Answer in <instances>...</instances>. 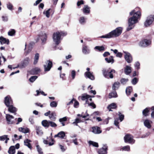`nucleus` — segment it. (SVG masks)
Masks as SVG:
<instances>
[{"label": "nucleus", "instance_id": "46", "mask_svg": "<svg viewBox=\"0 0 154 154\" xmlns=\"http://www.w3.org/2000/svg\"><path fill=\"white\" fill-rule=\"evenodd\" d=\"M36 149L38 152L39 154H43V152L42 151V148L40 147L38 145H36Z\"/></svg>", "mask_w": 154, "mask_h": 154}, {"label": "nucleus", "instance_id": "48", "mask_svg": "<svg viewBox=\"0 0 154 154\" xmlns=\"http://www.w3.org/2000/svg\"><path fill=\"white\" fill-rule=\"evenodd\" d=\"M50 106L52 107H56L57 106V103L56 102L53 101L50 103Z\"/></svg>", "mask_w": 154, "mask_h": 154}, {"label": "nucleus", "instance_id": "51", "mask_svg": "<svg viewBox=\"0 0 154 154\" xmlns=\"http://www.w3.org/2000/svg\"><path fill=\"white\" fill-rule=\"evenodd\" d=\"M140 63L138 61H137L134 64L135 67L137 70L140 68Z\"/></svg>", "mask_w": 154, "mask_h": 154}, {"label": "nucleus", "instance_id": "5", "mask_svg": "<svg viewBox=\"0 0 154 154\" xmlns=\"http://www.w3.org/2000/svg\"><path fill=\"white\" fill-rule=\"evenodd\" d=\"M154 21V15H150L148 16L144 23V25L148 27L151 25Z\"/></svg>", "mask_w": 154, "mask_h": 154}, {"label": "nucleus", "instance_id": "25", "mask_svg": "<svg viewBox=\"0 0 154 154\" xmlns=\"http://www.w3.org/2000/svg\"><path fill=\"white\" fill-rule=\"evenodd\" d=\"M117 107L116 104L115 103H112L109 105L107 107V108L109 110V111H112L111 109H115Z\"/></svg>", "mask_w": 154, "mask_h": 154}, {"label": "nucleus", "instance_id": "50", "mask_svg": "<svg viewBox=\"0 0 154 154\" xmlns=\"http://www.w3.org/2000/svg\"><path fill=\"white\" fill-rule=\"evenodd\" d=\"M86 114L85 115H83L82 114L81 115L80 114H78L77 115L78 116H81L83 118H86L85 120H88V118H87V117L89 116V114H88L87 113H86Z\"/></svg>", "mask_w": 154, "mask_h": 154}, {"label": "nucleus", "instance_id": "38", "mask_svg": "<svg viewBox=\"0 0 154 154\" xmlns=\"http://www.w3.org/2000/svg\"><path fill=\"white\" fill-rule=\"evenodd\" d=\"M56 114L54 112H52L49 116V117L51 120L54 121L56 119Z\"/></svg>", "mask_w": 154, "mask_h": 154}, {"label": "nucleus", "instance_id": "45", "mask_svg": "<svg viewBox=\"0 0 154 154\" xmlns=\"http://www.w3.org/2000/svg\"><path fill=\"white\" fill-rule=\"evenodd\" d=\"M6 6L7 8L10 10H13V5L10 2H8L6 4Z\"/></svg>", "mask_w": 154, "mask_h": 154}, {"label": "nucleus", "instance_id": "62", "mask_svg": "<svg viewBox=\"0 0 154 154\" xmlns=\"http://www.w3.org/2000/svg\"><path fill=\"white\" fill-rule=\"evenodd\" d=\"M32 49V47L31 46L29 45L28 47V49L26 51V52L27 53H29Z\"/></svg>", "mask_w": 154, "mask_h": 154}, {"label": "nucleus", "instance_id": "32", "mask_svg": "<svg viewBox=\"0 0 154 154\" xmlns=\"http://www.w3.org/2000/svg\"><path fill=\"white\" fill-rule=\"evenodd\" d=\"M105 60L108 63H111L112 64L114 62V60L112 56H110L109 58H106Z\"/></svg>", "mask_w": 154, "mask_h": 154}, {"label": "nucleus", "instance_id": "8", "mask_svg": "<svg viewBox=\"0 0 154 154\" xmlns=\"http://www.w3.org/2000/svg\"><path fill=\"white\" fill-rule=\"evenodd\" d=\"M151 41L150 39H144L141 41L139 43V45L141 47H146L151 44Z\"/></svg>", "mask_w": 154, "mask_h": 154}, {"label": "nucleus", "instance_id": "22", "mask_svg": "<svg viewBox=\"0 0 154 154\" xmlns=\"http://www.w3.org/2000/svg\"><path fill=\"white\" fill-rule=\"evenodd\" d=\"M0 42L1 44L6 43L8 45L9 43V42L8 39H6L5 38H4L2 37H0Z\"/></svg>", "mask_w": 154, "mask_h": 154}, {"label": "nucleus", "instance_id": "20", "mask_svg": "<svg viewBox=\"0 0 154 154\" xmlns=\"http://www.w3.org/2000/svg\"><path fill=\"white\" fill-rule=\"evenodd\" d=\"M86 18L84 16H82L80 17L79 20V22L81 25L84 24L86 22Z\"/></svg>", "mask_w": 154, "mask_h": 154}, {"label": "nucleus", "instance_id": "7", "mask_svg": "<svg viewBox=\"0 0 154 154\" xmlns=\"http://www.w3.org/2000/svg\"><path fill=\"white\" fill-rule=\"evenodd\" d=\"M29 61V57H26L20 64L18 65L17 67L13 68L14 69L18 67H19L20 68H24L28 65Z\"/></svg>", "mask_w": 154, "mask_h": 154}, {"label": "nucleus", "instance_id": "26", "mask_svg": "<svg viewBox=\"0 0 154 154\" xmlns=\"http://www.w3.org/2000/svg\"><path fill=\"white\" fill-rule=\"evenodd\" d=\"M50 121L46 120H43L42 122V125L45 127L48 128L50 126Z\"/></svg>", "mask_w": 154, "mask_h": 154}, {"label": "nucleus", "instance_id": "18", "mask_svg": "<svg viewBox=\"0 0 154 154\" xmlns=\"http://www.w3.org/2000/svg\"><path fill=\"white\" fill-rule=\"evenodd\" d=\"M91 97V96L84 94H83L82 96L79 97V98H81V99L83 100H86V103L88 104V99L89 98Z\"/></svg>", "mask_w": 154, "mask_h": 154}, {"label": "nucleus", "instance_id": "12", "mask_svg": "<svg viewBox=\"0 0 154 154\" xmlns=\"http://www.w3.org/2000/svg\"><path fill=\"white\" fill-rule=\"evenodd\" d=\"M6 118L8 123L13 124L14 123V119L12 116L6 114Z\"/></svg>", "mask_w": 154, "mask_h": 154}, {"label": "nucleus", "instance_id": "44", "mask_svg": "<svg viewBox=\"0 0 154 154\" xmlns=\"http://www.w3.org/2000/svg\"><path fill=\"white\" fill-rule=\"evenodd\" d=\"M120 150L129 151L130 150V147L129 146H126L122 147Z\"/></svg>", "mask_w": 154, "mask_h": 154}, {"label": "nucleus", "instance_id": "17", "mask_svg": "<svg viewBox=\"0 0 154 154\" xmlns=\"http://www.w3.org/2000/svg\"><path fill=\"white\" fill-rule=\"evenodd\" d=\"M85 76L91 80H94V77L93 75V73H91L89 71H87L85 73Z\"/></svg>", "mask_w": 154, "mask_h": 154}, {"label": "nucleus", "instance_id": "24", "mask_svg": "<svg viewBox=\"0 0 154 154\" xmlns=\"http://www.w3.org/2000/svg\"><path fill=\"white\" fill-rule=\"evenodd\" d=\"M124 71L126 74H129L131 72V67L128 66H126L125 68Z\"/></svg>", "mask_w": 154, "mask_h": 154}, {"label": "nucleus", "instance_id": "30", "mask_svg": "<svg viewBox=\"0 0 154 154\" xmlns=\"http://www.w3.org/2000/svg\"><path fill=\"white\" fill-rule=\"evenodd\" d=\"M47 139H48V138H47ZM48 140H44L43 141L44 143L45 144H49V146H52L54 144V143L53 142H49L48 141L49 140H51L52 141H53V139L51 137H49Z\"/></svg>", "mask_w": 154, "mask_h": 154}, {"label": "nucleus", "instance_id": "2", "mask_svg": "<svg viewBox=\"0 0 154 154\" xmlns=\"http://www.w3.org/2000/svg\"><path fill=\"white\" fill-rule=\"evenodd\" d=\"M122 29L121 27H119L111 32L100 37L101 38H109L113 37L119 36L122 33Z\"/></svg>", "mask_w": 154, "mask_h": 154}, {"label": "nucleus", "instance_id": "58", "mask_svg": "<svg viewBox=\"0 0 154 154\" xmlns=\"http://www.w3.org/2000/svg\"><path fill=\"white\" fill-rule=\"evenodd\" d=\"M81 120L79 119H76L75 120V121L73 122V124H75L76 125H77V124L78 123H79L81 122Z\"/></svg>", "mask_w": 154, "mask_h": 154}, {"label": "nucleus", "instance_id": "36", "mask_svg": "<svg viewBox=\"0 0 154 154\" xmlns=\"http://www.w3.org/2000/svg\"><path fill=\"white\" fill-rule=\"evenodd\" d=\"M88 143L90 145H92L93 146L96 147H98V145L97 143L92 141H89L88 142Z\"/></svg>", "mask_w": 154, "mask_h": 154}, {"label": "nucleus", "instance_id": "11", "mask_svg": "<svg viewBox=\"0 0 154 154\" xmlns=\"http://www.w3.org/2000/svg\"><path fill=\"white\" fill-rule=\"evenodd\" d=\"M38 38L40 39L42 43H44L45 42L47 36L45 33V32H41L38 35Z\"/></svg>", "mask_w": 154, "mask_h": 154}, {"label": "nucleus", "instance_id": "4", "mask_svg": "<svg viewBox=\"0 0 154 154\" xmlns=\"http://www.w3.org/2000/svg\"><path fill=\"white\" fill-rule=\"evenodd\" d=\"M62 35V32H56L54 33L53 36V41L57 45H58L60 43Z\"/></svg>", "mask_w": 154, "mask_h": 154}, {"label": "nucleus", "instance_id": "14", "mask_svg": "<svg viewBox=\"0 0 154 154\" xmlns=\"http://www.w3.org/2000/svg\"><path fill=\"white\" fill-rule=\"evenodd\" d=\"M5 103L7 106L8 107L12 104L13 101L10 97L7 96L5 97Z\"/></svg>", "mask_w": 154, "mask_h": 154}, {"label": "nucleus", "instance_id": "10", "mask_svg": "<svg viewBox=\"0 0 154 154\" xmlns=\"http://www.w3.org/2000/svg\"><path fill=\"white\" fill-rule=\"evenodd\" d=\"M125 54L124 57L126 61L128 63H131L133 60L131 55L128 52L124 51Z\"/></svg>", "mask_w": 154, "mask_h": 154}, {"label": "nucleus", "instance_id": "9", "mask_svg": "<svg viewBox=\"0 0 154 154\" xmlns=\"http://www.w3.org/2000/svg\"><path fill=\"white\" fill-rule=\"evenodd\" d=\"M45 64L44 65L45 71H50L52 66V62L49 60H47L45 62Z\"/></svg>", "mask_w": 154, "mask_h": 154}, {"label": "nucleus", "instance_id": "40", "mask_svg": "<svg viewBox=\"0 0 154 154\" xmlns=\"http://www.w3.org/2000/svg\"><path fill=\"white\" fill-rule=\"evenodd\" d=\"M109 98L116 97H117L116 92L115 91H114L109 94Z\"/></svg>", "mask_w": 154, "mask_h": 154}, {"label": "nucleus", "instance_id": "34", "mask_svg": "<svg viewBox=\"0 0 154 154\" xmlns=\"http://www.w3.org/2000/svg\"><path fill=\"white\" fill-rule=\"evenodd\" d=\"M120 85V83L119 82H115L113 85L112 88L113 90H116L119 88Z\"/></svg>", "mask_w": 154, "mask_h": 154}, {"label": "nucleus", "instance_id": "27", "mask_svg": "<svg viewBox=\"0 0 154 154\" xmlns=\"http://www.w3.org/2000/svg\"><path fill=\"white\" fill-rule=\"evenodd\" d=\"M8 107V110L10 112L14 113L17 110L16 108L14 107L12 104Z\"/></svg>", "mask_w": 154, "mask_h": 154}, {"label": "nucleus", "instance_id": "47", "mask_svg": "<svg viewBox=\"0 0 154 154\" xmlns=\"http://www.w3.org/2000/svg\"><path fill=\"white\" fill-rule=\"evenodd\" d=\"M36 76H33L31 77L29 79V81L31 82H33L37 78Z\"/></svg>", "mask_w": 154, "mask_h": 154}, {"label": "nucleus", "instance_id": "16", "mask_svg": "<svg viewBox=\"0 0 154 154\" xmlns=\"http://www.w3.org/2000/svg\"><path fill=\"white\" fill-rule=\"evenodd\" d=\"M90 8L87 5H85L82 9L83 13L85 14H88L90 13Z\"/></svg>", "mask_w": 154, "mask_h": 154}, {"label": "nucleus", "instance_id": "59", "mask_svg": "<svg viewBox=\"0 0 154 154\" xmlns=\"http://www.w3.org/2000/svg\"><path fill=\"white\" fill-rule=\"evenodd\" d=\"M50 125L52 127H56L57 126V125L54 122L50 121Z\"/></svg>", "mask_w": 154, "mask_h": 154}, {"label": "nucleus", "instance_id": "54", "mask_svg": "<svg viewBox=\"0 0 154 154\" xmlns=\"http://www.w3.org/2000/svg\"><path fill=\"white\" fill-rule=\"evenodd\" d=\"M74 107L75 108H77L78 107L79 105V102L76 100L75 99L74 101Z\"/></svg>", "mask_w": 154, "mask_h": 154}, {"label": "nucleus", "instance_id": "21", "mask_svg": "<svg viewBox=\"0 0 154 154\" xmlns=\"http://www.w3.org/2000/svg\"><path fill=\"white\" fill-rule=\"evenodd\" d=\"M65 132L63 131H61L59 132L57 134L54 136V137H58L61 138H63L65 137Z\"/></svg>", "mask_w": 154, "mask_h": 154}, {"label": "nucleus", "instance_id": "28", "mask_svg": "<svg viewBox=\"0 0 154 154\" xmlns=\"http://www.w3.org/2000/svg\"><path fill=\"white\" fill-rule=\"evenodd\" d=\"M19 131L24 133H27L29 132V129L27 128H19Z\"/></svg>", "mask_w": 154, "mask_h": 154}, {"label": "nucleus", "instance_id": "64", "mask_svg": "<svg viewBox=\"0 0 154 154\" xmlns=\"http://www.w3.org/2000/svg\"><path fill=\"white\" fill-rule=\"evenodd\" d=\"M110 55V53L108 52H105L103 54V56L104 57H106L108 55Z\"/></svg>", "mask_w": 154, "mask_h": 154}, {"label": "nucleus", "instance_id": "19", "mask_svg": "<svg viewBox=\"0 0 154 154\" xmlns=\"http://www.w3.org/2000/svg\"><path fill=\"white\" fill-rule=\"evenodd\" d=\"M92 132L95 134H99L101 132L100 128L98 127H94L92 128Z\"/></svg>", "mask_w": 154, "mask_h": 154}, {"label": "nucleus", "instance_id": "3", "mask_svg": "<svg viewBox=\"0 0 154 154\" xmlns=\"http://www.w3.org/2000/svg\"><path fill=\"white\" fill-rule=\"evenodd\" d=\"M102 71L103 74L105 77L111 79L113 78V74L115 72V71L114 69H103Z\"/></svg>", "mask_w": 154, "mask_h": 154}, {"label": "nucleus", "instance_id": "29", "mask_svg": "<svg viewBox=\"0 0 154 154\" xmlns=\"http://www.w3.org/2000/svg\"><path fill=\"white\" fill-rule=\"evenodd\" d=\"M31 141L30 140H29L28 139H26L24 141V145L28 147L30 149L32 148V146L30 143V142H31Z\"/></svg>", "mask_w": 154, "mask_h": 154}, {"label": "nucleus", "instance_id": "60", "mask_svg": "<svg viewBox=\"0 0 154 154\" xmlns=\"http://www.w3.org/2000/svg\"><path fill=\"white\" fill-rule=\"evenodd\" d=\"M67 120V118L66 117H64L60 119L59 121L60 122H62L63 121H66Z\"/></svg>", "mask_w": 154, "mask_h": 154}, {"label": "nucleus", "instance_id": "41", "mask_svg": "<svg viewBox=\"0 0 154 154\" xmlns=\"http://www.w3.org/2000/svg\"><path fill=\"white\" fill-rule=\"evenodd\" d=\"M149 110V108H146L145 109H144L143 111V115L145 116H147L148 115V113Z\"/></svg>", "mask_w": 154, "mask_h": 154}, {"label": "nucleus", "instance_id": "43", "mask_svg": "<svg viewBox=\"0 0 154 154\" xmlns=\"http://www.w3.org/2000/svg\"><path fill=\"white\" fill-rule=\"evenodd\" d=\"M50 10H51L50 9H49L47 11H44L43 12V14L44 15H45L47 18H49L50 17Z\"/></svg>", "mask_w": 154, "mask_h": 154}, {"label": "nucleus", "instance_id": "49", "mask_svg": "<svg viewBox=\"0 0 154 154\" xmlns=\"http://www.w3.org/2000/svg\"><path fill=\"white\" fill-rule=\"evenodd\" d=\"M71 75L72 79H74L76 75V72L74 70H72L71 72Z\"/></svg>", "mask_w": 154, "mask_h": 154}, {"label": "nucleus", "instance_id": "61", "mask_svg": "<svg viewBox=\"0 0 154 154\" xmlns=\"http://www.w3.org/2000/svg\"><path fill=\"white\" fill-rule=\"evenodd\" d=\"M2 20L4 21H7L8 20V18L7 16H2Z\"/></svg>", "mask_w": 154, "mask_h": 154}, {"label": "nucleus", "instance_id": "53", "mask_svg": "<svg viewBox=\"0 0 154 154\" xmlns=\"http://www.w3.org/2000/svg\"><path fill=\"white\" fill-rule=\"evenodd\" d=\"M119 119L120 121V122H122L123 120L124 116V115H122L121 114V113L120 112H119Z\"/></svg>", "mask_w": 154, "mask_h": 154}, {"label": "nucleus", "instance_id": "56", "mask_svg": "<svg viewBox=\"0 0 154 154\" xmlns=\"http://www.w3.org/2000/svg\"><path fill=\"white\" fill-rule=\"evenodd\" d=\"M138 81V79L137 78H134L132 80L131 82L134 85L136 84Z\"/></svg>", "mask_w": 154, "mask_h": 154}, {"label": "nucleus", "instance_id": "23", "mask_svg": "<svg viewBox=\"0 0 154 154\" xmlns=\"http://www.w3.org/2000/svg\"><path fill=\"white\" fill-rule=\"evenodd\" d=\"M152 123L151 121L148 119H146L144 122V124L145 126L148 128H150L151 127V124Z\"/></svg>", "mask_w": 154, "mask_h": 154}, {"label": "nucleus", "instance_id": "1", "mask_svg": "<svg viewBox=\"0 0 154 154\" xmlns=\"http://www.w3.org/2000/svg\"><path fill=\"white\" fill-rule=\"evenodd\" d=\"M130 14L132 16L128 20V26L127 28V30L129 31L133 29L134 24L138 22V19L141 16V13L140 11H136L135 10H133L130 13Z\"/></svg>", "mask_w": 154, "mask_h": 154}, {"label": "nucleus", "instance_id": "63", "mask_svg": "<svg viewBox=\"0 0 154 154\" xmlns=\"http://www.w3.org/2000/svg\"><path fill=\"white\" fill-rule=\"evenodd\" d=\"M84 4V2L83 0H81L80 1L78 2L77 3V5L78 6H79L81 5Z\"/></svg>", "mask_w": 154, "mask_h": 154}, {"label": "nucleus", "instance_id": "13", "mask_svg": "<svg viewBox=\"0 0 154 154\" xmlns=\"http://www.w3.org/2000/svg\"><path fill=\"white\" fill-rule=\"evenodd\" d=\"M82 52L84 54H87L90 53V50L87 45H83L82 47Z\"/></svg>", "mask_w": 154, "mask_h": 154}, {"label": "nucleus", "instance_id": "37", "mask_svg": "<svg viewBox=\"0 0 154 154\" xmlns=\"http://www.w3.org/2000/svg\"><path fill=\"white\" fill-rule=\"evenodd\" d=\"M36 133L38 135H41L42 134L43 132L40 127H36Z\"/></svg>", "mask_w": 154, "mask_h": 154}, {"label": "nucleus", "instance_id": "52", "mask_svg": "<svg viewBox=\"0 0 154 154\" xmlns=\"http://www.w3.org/2000/svg\"><path fill=\"white\" fill-rule=\"evenodd\" d=\"M7 135H4L1 136H0V140L1 141H4L8 137Z\"/></svg>", "mask_w": 154, "mask_h": 154}, {"label": "nucleus", "instance_id": "31", "mask_svg": "<svg viewBox=\"0 0 154 154\" xmlns=\"http://www.w3.org/2000/svg\"><path fill=\"white\" fill-rule=\"evenodd\" d=\"M39 54L38 53H36L35 54L33 62L34 64L35 65L37 63L39 59Z\"/></svg>", "mask_w": 154, "mask_h": 154}, {"label": "nucleus", "instance_id": "42", "mask_svg": "<svg viewBox=\"0 0 154 154\" xmlns=\"http://www.w3.org/2000/svg\"><path fill=\"white\" fill-rule=\"evenodd\" d=\"M15 33V31L14 29H11L8 32V35L10 36H12L14 35Z\"/></svg>", "mask_w": 154, "mask_h": 154}, {"label": "nucleus", "instance_id": "33", "mask_svg": "<svg viewBox=\"0 0 154 154\" xmlns=\"http://www.w3.org/2000/svg\"><path fill=\"white\" fill-rule=\"evenodd\" d=\"M15 148L14 146H11L8 151V152L9 154H14L15 153Z\"/></svg>", "mask_w": 154, "mask_h": 154}, {"label": "nucleus", "instance_id": "15", "mask_svg": "<svg viewBox=\"0 0 154 154\" xmlns=\"http://www.w3.org/2000/svg\"><path fill=\"white\" fill-rule=\"evenodd\" d=\"M107 147L106 146H104L103 147L100 149L98 151L99 154H107Z\"/></svg>", "mask_w": 154, "mask_h": 154}, {"label": "nucleus", "instance_id": "35", "mask_svg": "<svg viewBox=\"0 0 154 154\" xmlns=\"http://www.w3.org/2000/svg\"><path fill=\"white\" fill-rule=\"evenodd\" d=\"M94 49L97 50L99 51H104L105 48L103 46H96L94 48Z\"/></svg>", "mask_w": 154, "mask_h": 154}, {"label": "nucleus", "instance_id": "55", "mask_svg": "<svg viewBox=\"0 0 154 154\" xmlns=\"http://www.w3.org/2000/svg\"><path fill=\"white\" fill-rule=\"evenodd\" d=\"M128 81V79L124 78H122L121 80V83L123 84H125Z\"/></svg>", "mask_w": 154, "mask_h": 154}, {"label": "nucleus", "instance_id": "39", "mask_svg": "<svg viewBox=\"0 0 154 154\" xmlns=\"http://www.w3.org/2000/svg\"><path fill=\"white\" fill-rule=\"evenodd\" d=\"M132 91V88L131 87H129L127 88L126 89V93L127 95L130 94Z\"/></svg>", "mask_w": 154, "mask_h": 154}, {"label": "nucleus", "instance_id": "6", "mask_svg": "<svg viewBox=\"0 0 154 154\" xmlns=\"http://www.w3.org/2000/svg\"><path fill=\"white\" fill-rule=\"evenodd\" d=\"M124 140L125 143H129L133 144L135 141L133 136L130 134L126 135L124 137Z\"/></svg>", "mask_w": 154, "mask_h": 154}, {"label": "nucleus", "instance_id": "57", "mask_svg": "<svg viewBox=\"0 0 154 154\" xmlns=\"http://www.w3.org/2000/svg\"><path fill=\"white\" fill-rule=\"evenodd\" d=\"M119 119H116L114 121V125L117 126L118 128H119V126L118 125L119 124Z\"/></svg>", "mask_w": 154, "mask_h": 154}]
</instances>
